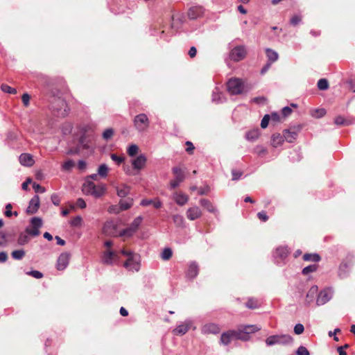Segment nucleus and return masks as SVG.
<instances>
[{
	"label": "nucleus",
	"mask_w": 355,
	"mask_h": 355,
	"mask_svg": "<svg viewBox=\"0 0 355 355\" xmlns=\"http://www.w3.org/2000/svg\"><path fill=\"white\" fill-rule=\"evenodd\" d=\"M107 187L105 184H95L93 181L86 180L83 186V191L86 195L92 196L96 198L103 196Z\"/></svg>",
	"instance_id": "1"
},
{
	"label": "nucleus",
	"mask_w": 355,
	"mask_h": 355,
	"mask_svg": "<svg viewBox=\"0 0 355 355\" xmlns=\"http://www.w3.org/2000/svg\"><path fill=\"white\" fill-rule=\"evenodd\" d=\"M293 341L292 336L288 334L273 335L268 337L266 343L268 346L275 345H286L291 344Z\"/></svg>",
	"instance_id": "2"
},
{
	"label": "nucleus",
	"mask_w": 355,
	"mask_h": 355,
	"mask_svg": "<svg viewBox=\"0 0 355 355\" xmlns=\"http://www.w3.org/2000/svg\"><path fill=\"white\" fill-rule=\"evenodd\" d=\"M132 121L134 127L140 133L146 132L150 126V120L144 113L136 115Z\"/></svg>",
	"instance_id": "3"
},
{
	"label": "nucleus",
	"mask_w": 355,
	"mask_h": 355,
	"mask_svg": "<svg viewBox=\"0 0 355 355\" xmlns=\"http://www.w3.org/2000/svg\"><path fill=\"white\" fill-rule=\"evenodd\" d=\"M67 105L66 101L61 97L53 96L51 101V108L58 112L59 115L64 116L67 114Z\"/></svg>",
	"instance_id": "4"
},
{
	"label": "nucleus",
	"mask_w": 355,
	"mask_h": 355,
	"mask_svg": "<svg viewBox=\"0 0 355 355\" xmlns=\"http://www.w3.org/2000/svg\"><path fill=\"white\" fill-rule=\"evenodd\" d=\"M42 226V220L39 217H33L31 220V226L26 228V232L33 236L35 237L40 233V228Z\"/></svg>",
	"instance_id": "5"
},
{
	"label": "nucleus",
	"mask_w": 355,
	"mask_h": 355,
	"mask_svg": "<svg viewBox=\"0 0 355 355\" xmlns=\"http://www.w3.org/2000/svg\"><path fill=\"white\" fill-rule=\"evenodd\" d=\"M227 88L231 94H239L243 89V83L239 78H231L227 83Z\"/></svg>",
	"instance_id": "6"
},
{
	"label": "nucleus",
	"mask_w": 355,
	"mask_h": 355,
	"mask_svg": "<svg viewBox=\"0 0 355 355\" xmlns=\"http://www.w3.org/2000/svg\"><path fill=\"white\" fill-rule=\"evenodd\" d=\"M288 253V249L286 246H279L277 248L273 253L275 263L279 266L284 265L285 263L284 261L286 259Z\"/></svg>",
	"instance_id": "7"
},
{
	"label": "nucleus",
	"mask_w": 355,
	"mask_h": 355,
	"mask_svg": "<svg viewBox=\"0 0 355 355\" xmlns=\"http://www.w3.org/2000/svg\"><path fill=\"white\" fill-rule=\"evenodd\" d=\"M245 55L246 50L244 46H237L234 47L230 53V59L235 62L242 60Z\"/></svg>",
	"instance_id": "8"
},
{
	"label": "nucleus",
	"mask_w": 355,
	"mask_h": 355,
	"mask_svg": "<svg viewBox=\"0 0 355 355\" xmlns=\"http://www.w3.org/2000/svg\"><path fill=\"white\" fill-rule=\"evenodd\" d=\"M172 171L175 178V180L171 181L170 188L171 189H174L184 180V175L180 167H173Z\"/></svg>",
	"instance_id": "9"
},
{
	"label": "nucleus",
	"mask_w": 355,
	"mask_h": 355,
	"mask_svg": "<svg viewBox=\"0 0 355 355\" xmlns=\"http://www.w3.org/2000/svg\"><path fill=\"white\" fill-rule=\"evenodd\" d=\"M193 321L191 319H187L182 323L180 324L173 329L174 334L177 336H182L185 334L190 328H191Z\"/></svg>",
	"instance_id": "10"
},
{
	"label": "nucleus",
	"mask_w": 355,
	"mask_h": 355,
	"mask_svg": "<svg viewBox=\"0 0 355 355\" xmlns=\"http://www.w3.org/2000/svg\"><path fill=\"white\" fill-rule=\"evenodd\" d=\"M300 129L301 128L298 126L284 130L283 132L284 139L288 143H293L297 139Z\"/></svg>",
	"instance_id": "11"
},
{
	"label": "nucleus",
	"mask_w": 355,
	"mask_h": 355,
	"mask_svg": "<svg viewBox=\"0 0 355 355\" xmlns=\"http://www.w3.org/2000/svg\"><path fill=\"white\" fill-rule=\"evenodd\" d=\"M103 232L105 235L111 236H118L116 225L113 221H107L103 227Z\"/></svg>",
	"instance_id": "12"
},
{
	"label": "nucleus",
	"mask_w": 355,
	"mask_h": 355,
	"mask_svg": "<svg viewBox=\"0 0 355 355\" xmlns=\"http://www.w3.org/2000/svg\"><path fill=\"white\" fill-rule=\"evenodd\" d=\"M353 264L352 260L350 261H343L338 268V275L340 278L343 279L347 277L349 269Z\"/></svg>",
	"instance_id": "13"
},
{
	"label": "nucleus",
	"mask_w": 355,
	"mask_h": 355,
	"mask_svg": "<svg viewBox=\"0 0 355 355\" xmlns=\"http://www.w3.org/2000/svg\"><path fill=\"white\" fill-rule=\"evenodd\" d=\"M331 297L332 294L330 291L323 290L318 293L316 303L318 306L323 305L329 302Z\"/></svg>",
	"instance_id": "14"
},
{
	"label": "nucleus",
	"mask_w": 355,
	"mask_h": 355,
	"mask_svg": "<svg viewBox=\"0 0 355 355\" xmlns=\"http://www.w3.org/2000/svg\"><path fill=\"white\" fill-rule=\"evenodd\" d=\"M40 207V198L35 195L29 202L28 207L26 209V213L28 214H35Z\"/></svg>",
	"instance_id": "15"
},
{
	"label": "nucleus",
	"mask_w": 355,
	"mask_h": 355,
	"mask_svg": "<svg viewBox=\"0 0 355 355\" xmlns=\"http://www.w3.org/2000/svg\"><path fill=\"white\" fill-rule=\"evenodd\" d=\"M201 331L203 334H218L220 331V328L215 323H207L202 326Z\"/></svg>",
	"instance_id": "16"
},
{
	"label": "nucleus",
	"mask_w": 355,
	"mask_h": 355,
	"mask_svg": "<svg viewBox=\"0 0 355 355\" xmlns=\"http://www.w3.org/2000/svg\"><path fill=\"white\" fill-rule=\"evenodd\" d=\"M146 161L147 159L144 155H139L132 161V165L133 168L135 170H137V171H139L145 166Z\"/></svg>",
	"instance_id": "17"
},
{
	"label": "nucleus",
	"mask_w": 355,
	"mask_h": 355,
	"mask_svg": "<svg viewBox=\"0 0 355 355\" xmlns=\"http://www.w3.org/2000/svg\"><path fill=\"white\" fill-rule=\"evenodd\" d=\"M204 11L205 10L202 6H193L188 11V17L190 19H196L203 15Z\"/></svg>",
	"instance_id": "18"
},
{
	"label": "nucleus",
	"mask_w": 355,
	"mask_h": 355,
	"mask_svg": "<svg viewBox=\"0 0 355 355\" xmlns=\"http://www.w3.org/2000/svg\"><path fill=\"white\" fill-rule=\"evenodd\" d=\"M69 254L67 252L62 253L57 261V269L59 270H64L69 264Z\"/></svg>",
	"instance_id": "19"
},
{
	"label": "nucleus",
	"mask_w": 355,
	"mask_h": 355,
	"mask_svg": "<svg viewBox=\"0 0 355 355\" xmlns=\"http://www.w3.org/2000/svg\"><path fill=\"white\" fill-rule=\"evenodd\" d=\"M202 216V211L199 207L195 206L190 207L187 211V217L190 220H194Z\"/></svg>",
	"instance_id": "20"
},
{
	"label": "nucleus",
	"mask_w": 355,
	"mask_h": 355,
	"mask_svg": "<svg viewBox=\"0 0 355 355\" xmlns=\"http://www.w3.org/2000/svg\"><path fill=\"white\" fill-rule=\"evenodd\" d=\"M135 255L130 256L128 258L126 261L124 263L123 266L125 268L128 270H135L138 271L139 269V264L137 261L135 259Z\"/></svg>",
	"instance_id": "21"
},
{
	"label": "nucleus",
	"mask_w": 355,
	"mask_h": 355,
	"mask_svg": "<svg viewBox=\"0 0 355 355\" xmlns=\"http://www.w3.org/2000/svg\"><path fill=\"white\" fill-rule=\"evenodd\" d=\"M198 272L199 268L197 263L195 261L191 262L187 272V277L189 279H194L198 275Z\"/></svg>",
	"instance_id": "22"
},
{
	"label": "nucleus",
	"mask_w": 355,
	"mask_h": 355,
	"mask_svg": "<svg viewBox=\"0 0 355 355\" xmlns=\"http://www.w3.org/2000/svg\"><path fill=\"white\" fill-rule=\"evenodd\" d=\"M19 162L25 166H31L34 164L33 156L29 153H22L19 157Z\"/></svg>",
	"instance_id": "23"
},
{
	"label": "nucleus",
	"mask_w": 355,
	"mask_h": 355,
	"mask_svg": "<svg viewBox=\"0 0 355 355\" xmlns=\"http://www.w3.org/2000/svg\"><path fill=\"white\" fill-rule=\"evenodd\" d=\"M173 198L175 202L180 206H183L187 203L189 200L188 196L183 193H174L173 195Z\"/></svg>",
	"instance_id": "24"
},
{
	"label": "nucleus",
	"mask_w": 355,
	"mask_h": 355,
	"mask_svg": "<svg viewBox=\"0 0 355 355\" xmlns=\"http://www.w3.org/2000/svg\"><path fill=\"white\" fill-rule=\"evenodd\" d=\"M212 102L215 103H222L226 101V98L224 97L223 94L219 91L218 87H216L212 92Z\"/></svg>",
	"instance_id": "25"
},
{
	"label": "nucleus",
	"mask_w": 355,
	"mask_h": 355,
	"mask_svg": "<svg viewBox=\"0 0 355 355\" xmlns=\"http://www.w3.org/2000/svg\"><path fill=\"white\" fill-rule=\"evenodd\" d=\"M234 339L241 340L243 341H247L250 339V336L244 333L240 327H238L237 330H232Z\"/></svg>",
	"instance_id": "26"
},
{
	"label": "nucleus",
	"mask_w": 355,
	"mask_h": 355,
	"mask_svg": "<svg viewBox=\"0 0 355 355\" xmlns=\"http://www.w3.org/2000/svg\"><path fill=\"white\" fill-rule=\"evenodd\" d=\"M318 288L317 286H313L311 287V288L309 290L306 297V302L308 304H309L311 302H312L315 297H318Z\"/></svg>",
	"instance_id": "27"
},
{
	"label": "nucleus",
	"mask_w": 355,
	"mask_h": 355,
	"mask_svg": "<svg viewBox=\"0 0 355 355\" xmlns=\"http://www.w3.org/2000/svg\"><path fill=\"white\" fill-rule=\"evenodd\" d=\"M284 140L285 139L284 137V135H282L279 133H275L272 135V137H271V145L274 148H277V147L281 146L282 144H283Z\"/></svg>",
	"instance_id": "28"
},
{
	"label": "nucleus",
	"mask_w": 355,
	"mask_h": 355,
	"mask_svg": "<svg viewBox=\"0 0 355 355\" xmlns=\"http://www.w3.org/2000/svg\"><path fill=\"white\" fill-rule=\"evenodd\" d=\"M151 205H153L155 208L159 209L162 207V202L159 199H156L155 200L152 199H143L140 202V205L143 207H146Z\"/></svg>",
	"instance_id": "29"
},
{
	"label": "nucleus",
	"mask_w": 355,
	"mask_h": 355,
	"mask_svg": "<svg viewBox=\"0 0 355 355\" xmlns=\"http://www.w3.org/2000/svg\"><path fill=\"white\" fill-rule=\"evenodd\" d=\"M234 339L232 331L230 330L226 332H224L221 334L220 336V343L224 345H229L231 341Z\"/></svg>",
	"instance_id": "30"
},
{
	"label": "nucleus",
	"mask_w": 355,
	"mask_h": 355,
	"mask_svg": "<svg viewBox=\"0 0 355 355\" xmlns=\"http://www.w3.org/2000/svg\"><path fill=\"white\" fill-rule=\"evenodd\" d=\"M266 57L268 62L273 63L278 60L279 55L275 51L267 48L266 49Z\"/></svg>",
	"instance_id": "31"
},
{
	"label": "nucleus",
	"mask_w": 355,
	"mask_h": 355,
	"mask_svg": "<svg viewBox=\"0 0 355 355\" xmlns=\"http://www.w3.org/2000/svg\"><path fill=\"white\" fill-rule=\"evenodd\" d=\"M117 196L120 198H125L127 196L130 191V187L122 184L120 187L116 188Z\"/></svg>",
	"instance_id": "32"
},
{
	"label": "nucleus",
	"mask_w": 355,
	"mask_h": 355,
	"mask_svg": "<svg viewBox=\"0 0 355 355\" xmlns=\"http://www.w3.org/2000/svg\"><path fill=\"white\" fill-rule=\"evenodd\" d=\"M239 327L244 331V333L248 336H250V334L255 333L261 329V328L257 325L253 324L240 325Z\"/></svg>",
	"instance_id": "33"
},
{
	"label": "nucleus",
	"mask_w": 355,
	"mask_h": 355,
	"mask_svg": "<svg viewBox=\"0 0 355 355\" xmlns=\"http://www.w3.org/2000/svg\"><path fill=\"white\" fill-rule=\"evenodd\" d=\"M115 257H116V254L114 252L108 250L104 253L103 262L106 264H112Z\"/></svg>",
	"instance_id": "34"
},
{
	"label": "nucleus",
	"mask_w": 355,
	"mask_h": 355,
	"mask_svg": "<svg viewBox=\"0 0 355 355\" xmlns=\"http://www.w3.org/2000/svg\"><path fill=\"white\" fill-rule=\"evenodd\" d=\"M119 207L120 209L122 211L128 210L133 205V199L132 198H128L125 200H121L119 201Z\"/></svg>",
	"instance_id": "35"
},
{
	"label": "nucleus",
	"mask_w": 355,
	"mask_h": 355,
	"mask_svg": "<svg viewBox=\"0 0 355 355\" xmlns=\"http://www.w3.org/2000/svg\"><path fill=\"white\" fill-rule=\"evenodd\" d=\"M200 204L201 206L207 209V210L211 213H214L216 211V209L212 205V203L207 199L202 198L200 200Z\"/></svg>",
	"instance_id": "36"
},
{
	"label": "nucleus",
	"mask_w": 355,
	"mask_h": 355,
	"mask_svg": "<svg viewBox=\"0 0 355 355\" xmlns=\"http://www.w3.org/2000/svg\"><path fill=\"white\" fill-rule=\"evenodd\" d=\"M303 259L306 261L318 262L320 261V257L317 253H306L303 255Z\"/></svg>",
	"instance_id": "37"
},
{
	"label": "nucleus",
	"mask_w": 355,
	"mask_h": 355,
	"mask_svg": "<svg viewBox=\"0 0 355 355\" xmlns=\"http://www.w3.org/2000/svg\"><path fill=\"white\" fill-rule=\"evenodd\" d=\"M29 236L30 235H28L26 232L20 233L17 239L18 244L20 245H24L28 243L30 241Z\"/></svg>",
	"instance_id": "38"
},
{
	"label": "nucleus",
	"mask_w": 355,
	"mask_h": 355,
	"mask_svg": "<svg viewBox=\"0 0 355 355\" xmlns=\"http://www.w3.org/2000/svg\"><path fill=\"white\" fill-rule=\"evenodd\" d=\"M259 135V130L258 129L252 130L250 131H248L246 133L245 138L248 141H255L256 139H258Z\"/></svg>",
	"instance_id": "39"
},
{
	"label": "nucleus",
	"mask_w": 355,
	"mask_h": 355,
	"mask_svg": "<svg viewBox=\"0 0 355 355\" xmlns=\"http://www.w3.org/2000/svg\"><path fill=\"white\" fill-rule=\"evenodd\" d=\"M143 220V217L141 216H137L135 218L133 221L130 225V227L135 232L137 231L139 227L141 224Z\"/></svg>",
	"instance_id": "40"
},
{
	"label": "nucleus",
	"mask_w": 355,
	"mask_h": 355,
	"mask_svg": "<svg viewBox=\"0 0 355 355\" xmlns=\"http://www.w3.org/2000/svg\"><path fill=\"white\" fill-rule=\"evenodd\" d=\"M245 306L250 309H254L259 306V302L257 299L249 298L245 303Z\"/></svg>",
	"instance_id": "41"
},
{
	"label": "nucleus",
	"mask_w": 355,
	"mask_h": 355,
	"mask_svg": "<svg viewBox=\"0 0 355 355\" xmlns=\"http://www.w3.org/2000/svg\"><path fill=\"white\" fill-rule=\"evenodd\" d=\"M25 251L24 250H14L11 253L12 257L15 260H21L25 256Z\"/></svg>",
	"instance_id": "42"
},
{
	"label": "nucleus",
	"mask_w": 355,
	"mask_h": 355,
	"mask_svg": "<svg viewBox=\"0 0 355 355\" xmlns=\"http://www.w3.org/2000/svg\"><path fill=\"white\" fill-rule=\"evenodd\" d=\"M172 254V250L170 248H166L161 253V258L164 261H167L171 258Z\"/></svg>",
	"instance_id": "43"
},
{
	"label": "nucleus",
	"mask_w": 355,
	"mask_h": 355,
	"mask_svg": "<svg viewBox=\"0 0 355 355\" xmlns=\"http://www.w3.org/2000/svg\"><path fill=\"white\" fill-rule=\"evenodd\" d=\"M173 223L175 224L178 227H182L184 226V219L182 216L180 214H175L173 216Z\"/></svg>",
	"instance_id": "44"
},
{
	"label": "nucleus",
	"mask_w": 355,
	"mask_h": 355,
	"mask_svg": "<svg viewBox=\"0 0 355 355\" xmlns=\"http://www.w3.org/2000/svg\"><path fill=\"white\" fill-rule=\"evenodd\" d=\"M108 173V167L105 164H101L98 168V174L102 178H106Z\"/></svg>",
	"instance_id": "45"
},
{
	"label": "nucleus",
	"mask_w": 355,
	"mask_h": 355,
	"mask_svg": "<svg viewBox=\"0 0 355 355\" xmlns=\"http://www.w3.org/2000/svg\"><path fill=\"white\" fill-rule=\"evenodd\" d=\"M318 269V266L316 264H311L303 268L302 272L303 275H306L309 273L315 272Z\"/></svg>",
	"instance_id": "46"
},
{
	"label": "nucleus",
	"mask_w": 355,
	"mask_h": 355,
	"mask_svg": "<svg viewBox=\"0 0 355 355\" xmlns=\"http://www.w3.org/2000/svg\"><path fill=\"white\" fill-rule=\"evenodd\" d=\"M326 114V110L324 108H318L312 111L311 115L315 118H321Z\"/></svg>",
	"instance_id": "47"
},
{
	"label": "nucleus",
	"mask_w": 355,
	"mask_h": 355,
	"mask_svg": "<svg viewBox=\"0 0 355 355\" xmlns=\"http://www.w3.org/2000/svg\"><path fill=\"white\" fill-rule=\"evenodd\" d=\"M317 86L320 90H326L329 88V83L327 79L321 78L318 81Z\"/></svg>",
	"instance_id": "48"
},
{
	"label": "nucleus",
	"mask_w": 355,
	"mask_h": 355,
	"mask_svg": "<svg viewBox=\"0 0 355 355\" xmlns=\"http://www.w3.org/2000/svg\"><path fill=\"white\" fill-rule=\"evenodd\" d=\"M135 233V232L131 229L130 227L125 228V229H123V230H121L119 233V236H128V237H130L132 236Z\"/></svg>",
	"instance_id": "49"
},
{
	"label": "nucleus",
	"mask_w": 355,
	"mask_h": 355,
	"mask_svg": "<svg viewBox=\"0 0 355 355\" xmlns=\"http://www.w3.org/2000/svg\"><path fill=\"white\" fill-rule=\"evenodd\" d=\"M1 89L5 93L12 94H15L17 93V89L15 88L11 87L6 84H2L1 86Z\"/></svg>",
	"instance_id": "50"
},
{
	"label": "nucleus",
	"mask_w": 355,
	"mask_h": 355,
	"mask_svg": "<svg viewBox=\"0 0 355 355\" xmlns=\"http://www.w3.org/2000/svg\"><path fill=\"white\" fill-rule=\"evenodd\" d=\"M139 150V147L136 144H131L127 150V153L130 157L135 156Z\"/></svg>",
	"instance_id": "51"
},
{
	"label": "nucleus",
	"mask_w": 355,
	"mask_h": 355,
	"mask_svg": "<svg viewBox=\"0 0 355 355\" xmlns=\"http://www.w3.org/2000/svg\"><path fill=\"white\" fill-rule=\"evenodd\" d=\"M114 135V130L112 128H107L103 132V138L105 140H109Z\"/></svg>",
	"instance_id": "52"
},
{
	"label": "nucleus",
	"mask_w": 355,
	"mask_h": 355,
	"mask_svg": "<svg viewBox=\"0 0 355 355\" xmlns=\"http://www.w3.org/2000/svg\"><path fill=\"white\" fill-rule=\"evenodd\" d=\"M82 221H83V219H82L81 216H77L74 217L71 220L70 224L71 226L78 227V226L81 225Z\"/></svg>",
	"instance_id": "53"
},
{
	"label": "nucleus",
	"mask_w": 355,
	"mask_h": 355,
	"mask_svg": "<svg viewBox=\"0 0 355 355\" xmlns=\"http://www.w3.org/2000/svg\"><path fill=\"white\" fill-rule=\"evenodd\" d=\"M74 162L71 159H69L62 164V169L64 171H69L74 166Z\"/></svg>",
	"instance_id": "54"
},
{
	"label": "nucleus",
	"mask_w": 355,
	"mask_h": 355,
	"mask_svg": "<svg viewBox=\"0 0 355 355\" xmlns=\"http://www.w3.org/2000/svg\"><path fill=\"white\" fill-rule=\"evenodd\" d=\"M11 209H12V205L10 203L7 204L6 206L5 216L6 217H10L12 214H14L15 216H18V213L17 211H15L12 213L11 211Z\"/></svg>",
	"instance_id": "55"
},
{
	"label": "nucleus",
	"mask_w": 355,
	"mask_h": 355,
	"mask_svg": "<svg viewBox=\"0 0 355 355\" xmlns=\"http://www.w3.org/2000/svg\"><path fill=\"white\" fill-rule=\"evenodd\" d=\"M334 123L338 125H348V122L341 116H338L335 118Z\"/></svg>",
	"instance_id": "56"
},
{
	"label": "nucleus",
	"mask_w": 355,
	"mask_h": 355,
	"mask_svg": "<svg viewBox=\"0 0 355 355\" xmlns=\"http://www.w3.org/2000/svg\"><path fill=\"white\" fill-rule=\"evenodd\" d=\"M304 331V325L301 323L296 324L294 327V332L297 335L302 334Z\"/></svg>",
	"instance_id": "57"
},
{
	"label": "nucleus",
	"mask_w": 355,
	"mask_h": 355,
	"mask_svg": "<svg viewBox=\"0 0 355 355\" xmlns=\"http://www.w3.org/2000/svg\"><path fill=\"white\" fill-rule=\"evenodd\" d=\"M254 152L260 155V156H263L264 155L266 154L267 153V150L266 149V148L261 146H257L255 148H254Z\"/></svg>",
	"instance_id": "58"
},
{
	"label": "nucleus",
	"mask_w": 355,
	"mask_h": 355,
	"mask_svg": "<svg viewBox=\"0 0 355 355\" xmlns=\"http://www.w3.org/2000/svg\"><path fill=\"white\" fill-rule=\"evenodd\" d=\"M297 355H310L309 350L304 346H300L296 351Z\"/></svg>",
	"instance_id": "59"
},
{
	"label": "nucleus",
	"mask_w": 355,
	"mask_h": 355,
	"mask_svg": "<svg viewBox=\"0 0 355 355\" xmlns=\"http://www.w3.org/2000/svg\"><path fill=\"white\" fill-rule=\"evenodd\" d=\"M27 275H31L36 279H40L43 277V274L38 270H31L26 272Z\"/></svg>",
	"instance_id": "60"
},
{
	"label": "nucleus",
	"mask_w": 355,
	"mask_h": 355,
	"mask_svg": "<svg viewBox=\"0 0 355 355\" xmlns=\"http://www.w3.org/2000/svg\"><path fill=\"white\" fill-rule=\"evenodd\" d=\"M302 20V17L300 15H294L293 17H291V20H290V24L292 25V26H296Z\"/></svg>",
	"instance_id": "61"
},
{
	"label": "nucleus",
	"mask_w": 355,
	"mask_h": 355,
	"mask_svg": "<svg viewBox=\"0 0 355 355\" xmlns=\"http://www.w3.org/2000/svg\"><path fill=\"white\" fill-rule=\"evenodd\" d=\"M51 200L52 203L55 205L58 206L60 203V198L57 193H53L51 195Z\"/></svg>",
	"instance_id": "62"
},
{
	"label": "nucleus",
	"mask_w": 355,
	"mask_h": 355,
	"mask_svg": "<svg viewBox=\"0 0 355 355\" xmlns=\"http://www.w3.org/2000/svg\"><path fill=\"white\" fill-rule=\"evenodd\" d=\"M270 119V115L269 114H266L261 121V127L262 128H266L268 125V123H269V120Z\"/></svg>",
	"instance_id": "63"
},
{
	"label": "nucleus",
	"mask_w": 355,
	"mask_h": 355,
	"mask_svg": "<svg viewBox=\"0 0 355 355\" xmlns=\"http://www.w3.org/2000/svg\"><path fill=\"white\" fill-rule=\"evenodd\" d=\"M232 180L235 181V180H238L241 178V177L243 175V173L241 171L233 169L232 171Z\"/></svg>",
	"instance_id": "64"
}]
</instances>
